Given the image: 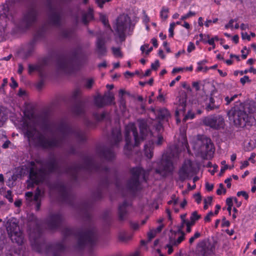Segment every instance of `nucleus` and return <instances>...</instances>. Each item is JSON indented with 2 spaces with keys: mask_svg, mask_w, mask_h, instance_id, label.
Segmentation results:
<instances>
[{
  "mask_svg": "<svg viewBox=\"0 0 256 256\" xmlns=\"http://www.w3.org/2000/svg\"><path fill=\"white\" fill-rule=\"evenodd\" d=\"M92 18V14L90 12L84 14L82 16V20L84 24H86L89 20Z\"/></svg>",
  "mask_w": 256,
  "mask_h": 256,
  "instance_id": "obj_35",
  "label": "nucleus"
},
{
  "mask_svg": "<svg viewBox=\"0 0 256 256\" xmlns=\"http://www.w3.org/2000/svg\"><path fill=\"white\" fill-rule=\"evenodd\" d=\"M5 197L10 202H13V198L12 196V192L9 190H8L6 194Z\"/></svg>",
  "mask_w": 256,
  "mask_h": 256,
  "instance_id": "obj_50",
  "label": "nucleus"
},
{
  "mask_svg": "<svg viewBox=\"0 0 256 256\" xmlns=\"http://www.w3.org/2000/svg\"><path fill=\"white\" fill-rule=\"evenodd\" d=\"M156 114L157 118L160 120H166L170 116L168 111L166 108L160 109L158 111Z\"/></svg>",
  "mask_w": 256,
  "mask_h": 256,
  "instance_id": "obj_25",
  "label": "nucleus"
},
{
  "mask_svg": "<svg viewBox=\"0 0 256 256\" xmlns=\"http://www.w3.org/2000/svg\"><path fill=\"white\" fill-rule=\"evenodd\" d=\"M38 10L36 6L30 5L23 12L22 24L26 28L32 26L38 20Z\"/></svg>",
  "mask_w": 256,
  "mask_h": 256,
  "instance_id": "obj_12",
  "label": "nucleus"
},
{
  "mask_svg": "<svg viewBox=\"0 0 256 256\" xmlns=\"http://www.w3.org/2000/svg\"><path fill=\"white\" fill-rule=\"evenodd\" d=\"M250 82L251 80H250L248 76H245L240 79V82L243 86L244 85L246 82Z\"/></svg>",
  "mask_w": 256,
  "mask_h": 256,
  "instance_id": "obj_51",
  "label": "nucleus"
},
{
  "mask_svg": "<svg viewBox=\"0 0 256 256\" xmlns=\"http://www.w3.org/2000/svg\"><path fill=\"white\" fill-rule=\"evenodd\" d=\"M204 124L210 128L218 130L224 126V120L220 115H212L206 116L203 120Z\"/></svg>",
  "mask_w": 256,
  "mask_h": 256,
  "instance_id": "obj_17",
  "label": "nucleus"
},
{
  "mask_svg": "<svg viewBox=\"0 0 256 256\" xmlns=\"http://www.w3.org/2000/svg\"><path fill=\"white\" fill-rule=\"evenodd\" d=\"M122 137L120 128H116L112 130V134L108 138L112 147H119V144L122 141Z\"/></svg>",
  "mask_w": 256,
  "mask_h": 256,
  "instance_id": "obj_20",
  "label": "nucleus"
},
{
  "mask_svg": "<svg viewBox=\"0 0 256 256\" xmlns=\"http://www.w3.org/2000/svg\"><path fill=\"white\" fill-rule=\"evenodd\" d=\"M73 113L77 116L82 114L84 112V108L82 104H76L72 108Z\"/></svg>",
  "mask_w": 256,
  "mask_h": 256,
  "instance_id": "obj_26",
  "label": "nucleus"
},
{
  "mask_svg": "<svg viewBox=\"0 0 256 256\" xmlns=\"http://www.w3.org/2000/svg\"><path fill=\"white\" fill-rule=\"evenodd\" d=\"M72 0H56V4H52L50 3L48 4L50 10L48 20L50 24L56 26H61L64 16L62 6Z\"/></svg>",
  "mask_w": 256,
  "mask_h": 256,
  "instance_id": "obj_8",
  "label": "nucleus"
},
{
  "mask_svg": "<svg viewBox=\"0 0 256 256\" xmlns=\"http://www.w3.org/2000/svg\"><path fill=\"white\" fill-rule=\"evenodd\" d=\"M215 250V244L208 240H203L199 242L196 246V252L200 256H208Z\"/></svg>",
  "mask_w": 256,
  "mask_h": 256,
  "instance_id": "obj_16",
  "label": "nucleus"
},
{
  "mask_svg": "<svg viewBox=\"0 0 256 256\" xmlns=\"http://www.w3.org/2000/svg\"><path fill=\"white\" fill-rule=\"evenodd\" d=\"M172 238H170V243L167 244L166 246V248H168V253L170 254L173 252L172 246H174L172 244Z\"/></svg>",
  "mask_w": 256,
  "mask_h": 256,
  "instance_id": "obj_44",
  "label": "nucleus"
},
{
  "mask_svg": "<svg viewBox=\"0 0 256 256\" xmlns=\"http://www.w3.org/2000/svg\"><path fill=\"white\" fill-rule=\"evenodd\" d=\"M186 100L182 98L180 100V103L178 107L177 110L176 111V114H178L179 112L184 113L186 111Z\"/></svg>",
  "mask_w": 256,
  "mask_h": 256,
  "instance_id": "obj_33",
  "label": "nucleus"
},
{
  "mask_svg": "<svg viewBox=\"0 0 256 256\" xmlns=\"http://www.w3.org/2000/svg\"><path fill=\"white\" fill-rule=\"evenodd\" d=\"M90 206L88 202H84L79 208V212L86 221L84 228L78 232L64 228L62 232L64 238L61 242L46 244L41 238L42 231L39 222L36 216L32 214L28 217V232L33 249L40 254H46L48 256H62L65 246L64 244L68 236L73 234L78 238L76 247L78 250L85 246L94 245L98 240L97 231L91 221L90 210Z\"/></svg>",
  "mask_w": 256,
  "mask_h": 256,
  "instance_id": "obj_1",
  "label": "nucleus"
},
{
  "mask_svg": "<svg viewBox=\"0 0 256 256\" xmlns=\"http://www.w3.org/2000/svg\"><path fill=\"white\" fill-rule=\"evenodd\" d=\"M102 97L106 105L111 104L114 100V94L109 92L106 93Z\"/></svg>",
  "mask_w": 256,
  "mask_h": 256,
  "instance_id": "obj_31",
  "label": "nucleus"
},
{
  "mask_svg": "<svg viewBox=\"0 0 256 256\" xmlns=\"http://www.w3.org/2000/svg\"><path fill=\"white\" fill-rule=\"evenodd\" d=\"M15 3V0H8L2 6V12L0 14V20L6 22L7 20H12V16L10 12V8Z\"/></svg>",
  "mask_w": 256,
  "mask_h": 256,
  "instance_id": "obj_19",
  "label": "nucleus"
},
{
  "mask_svg": "<svg viewBox=\"0 0 256 256\" xmlns=\"http://www.w3.org/2000/svg\"><path fill=\"white\" fill-rule=\"evenodd\" d=\"M100 20L102 21V22L103 23V24L105 26H108V27L110 28V26L108 24V18L105 15L100 14Z\"/></svg>",
  "mask_w": 256,
  "mask_h": 256,
  "instance_id": "obj_40",
  "label": "nucleus"
},
{
  "mask_svg": "<svg viewBox=\"0 0 256 256\" xmlns=\"http://www.w3.org/2000/svg\"><path fill=\"white\" fill-rule=\"evenodd\" d=\"M94 84V80L92 78L88 79L84 84V87L88 90H90L92 88Z\"/></svg>",
  "mask_w": 256,
  "mask_h": 256,
  "instance_id": "obj_38",
  "label": "nucleus"
},
{
  "mask_svg": "<svg viewBox=\"0 0 256 256\" xmlns=\"http://www.w3.org/2000/svg\"><path fill=\"white\" fill-rule=\"evenodd\" d=\"M95 105L98 108H102L106 106L102 96L98 95L94 98Z\"/></svg>",
  "mask_w": 256,
  "mask_h": 256,
  "instance_id": "obj_32",
  "label": "nucleus"
},
{
  "mask_svg": "<svg viewBox=\"0 0 256 256\" xmlns=\"http://www.w3.org/2000/svg\"><path fill=\"white\" fill-rule=\"evenodd\" d=\"M206 188L208 191H211L214 188V185L212 184H210L209 183L206 182Z\"/></svg>",
  "mask_w": 256,
  "mask_h": 256,
  "instance_id": "obj_64",
  "label": "nucleus"
},
{
  "mask_svg": "<svg viewBox=\"0 0 256 256\" xmlns=\"http://www.w3.org/2000/svg\"><path fill=\"white\" fill-rule=\"evenodd\" d=\"M132 176L128 180L126 188L130 192H134L140 188V180L142 178L144 181L148 172L140 167L134 168L131 170Z\"/></svg>",
  "mask_w": 256,
  "mask_h": 256,
  "instance_id": "obj_9",
  "label": "nucleus"
},
{
  "mask_svg": "<svg viewBox=\"0 0 256 256\" xmlns=\"http://www.w3.org/2000/svg\"><path fill=\"white\" fill-rule=\"evenodd\" d=\"M139 128L140 132V136L138 134L134 124L130 123L126 127L125 140L126 144L124 146V150L125 154L126 155L130 154V152L132 147L138 146L148 132L147 124L144 120L139 122Z\"/></svg>",
  "mask_w": 256,
  "mask_h": 256,
  "instance_id": "obj_5",
  "label": "nucleus"
},
{
  "mask_svg": "<svg viewBox=\"0 0 256 256\" xmlns=\"http://www.w3.org/2000/svg\"><path fill=\"white\" fill-rule=\"evenodd\" d=\"M201 236V234L200 232H196L194 234V236H192L190 240H189V243L192 244L194 242V240L196 238H200Z\"/></svg>",
  "mask_w": 256,
  "mask_h": 256,
  "instance_id": "obj_45",
  "label": "nucleus"
},
{
  "mask_svg": "<svg viewBox=\"0 0 256 256\" xmlns=\"http://www.w3.org/2000/svg\"><path fill=\"white\" fill-rule=\"evenodd\" d=\"M82 170L90 172H100L104 174L106 178L102 180V184L106 186L108 182V178L112 176H116L114 170H110L106 166L96 164L91 156L84 158L82 164L78 163L72 164L66 170L65 172L70 176L72 179L76 180L78 172Z\"/></svg>",
  "mask_w": 256,
  "mask_h": 256,
  "instance_id": "obj_3",
  "label": "nucleus"
},
{
  "mask_svg": "<svg viewBox=\"0 0 256 256\" xmlns=\"http://www.w3.org/2000/svg\"><path fill=\"white\" fill-rule=\"evenodd\" d=\"M18 73L19 74H21L24 70V66H23L22 64L20 63L18 64Z\"/></svg>",
  "mask_w": 256,
  "mask_h": 256,
  "instance_id": "obj_63",
  "label": "nucleus"
},
{
  "mask_svg": "<svg viewBox=\"0 0 256 256\" xmlns=\"http://www.w3.org/2000/svg\"><path fill=\"white\" fill-rule=\"evenodd\" d=\"M25 196L27 200L31 201L32 200L33 193L31 192H26Z\"/></svg>",
  "mask_w": 256,
  "mask_h": 256,
  "instance_id": "obj_56",
  "label": "nucleus"
},
{
  "mask_svg": "<svg viewBox=\"0 0 256 256\" xmlns=\"http://www.w3.org/2000/svg\"><path fill=\"white\" fill-rule=\"evenodd\" d=\"M250 106H235L228 113L229 118L233 120L234 124L238 126L244 127L246 124L252 125L254 119L252 116V110H250Z\"/></svg>",
  "mask_w": 256,
  "mask_h": 256,
  "instance_id": "obj_6",
  "label": "nucleus"
},
{
  "mask_svg": "<svg viewBox=\"0 0 256 256\" xmlns=\"http://www.w3.org/2000/svg\"><path fill=\"white\" fill-rule=\"evenodd\" d=\"M200 217V215L198 214L196 211H194L192 212L190 220H192V221L194 220V222H196V221L199 220Z\"/></svg>",
  "mask_w": 256,
  "mask_h": 256,
  "instance_id": "obj_41",
  "label": "nucleus"
},
{
  "mask_svg": "<svg viewBox=\"0 0 256 256\" xmlns=\"http://www.w3.org/2000/svg\"><path fill=\"white\" fill-rule=\"evenodd\" d=\"M130 206V204L127 201H124L118 206V216L120 220H124L126 218L128 214L127 208Z\"/></svg>",
  "mask_w": 256,
  "mask_h": 256,
  "instance_id": "obj_22",
  "label": "nucleus"
},
{
  "mask_svg": "<svg viewBox=\"0 0 256 256\" xmlns=\"http://www.w3.org/2000/svg\"><path fill=\"white\" fill-rule=\"evenodd\" d=\"M98 153L101 157L108 160H113L116 156L115 154L112 150V148L107 147L103 148L98 151Z\"/></svg>",
  "mask_w": 256,
  "mask_h": 256,
  "instance_id": "obj_24",
  "label": "nucleus"
},
{
  "mask_svg": "<svg viewBox=\"0 0 256 256\" xmlns=\"http://www.w3.org/2000/svg\"><path fill=\"white\" fill-rule=\"evenodd\" d=\"M219 108V106L215 104V100L212 97L210 98V102L206 106V110L207 111H210L214 110H216Z\"/></svg>",
  "mask_w": 256,
  "mask_h": 256,
  "instance_id": "obj_30",
  "label": "nucleus"
},
{
  "mask_svg": "<svg viewBox=\"0 0 256 256\" xmlns=\"http://www.w3.org/2000/svg\"><path fill=\"white\" fill-rule=\"evenodd\" d=\"M62 220V216L60 213L52 215L48 221V228L51 230L57 228L60 226Z\"/></svg>",
  "mask_w": 256,
  "mask_h": 256,
  "instance_id": "obj_21",
  "label": "nucleus"
},
{
  "mask_svg": "<svg viewBox=\"0 0 256 256\" xmlns=\"http://www.w3.org/2000/svg\"><path fill=\"white\" fill-rule=\"evenodd\" d=\"M80 54V48L72 50L68 55L58 59L56 64L58 70L66 74L72 72L78 68Z\"/></svg>",
  "mask_w": 256,
  "mask_h": 256,
  "instance_id": "obj_7",
  "label": "nucleus"
},
{
  "mask_svg": "<svg viewBox=\"0 0 256 256\" xmlns=\"http://www.w3.org/2000/svg\"><path fill=\"white\" fill-rule=\"evenodd\" d=\"M197 144L200 146V151L203 154L204 158L210 157L213 154L214 148L211 140L206 136H202L198 140Z\"/></svg>",
  "mask_w": 256,
  "mask_h": 256,
  "instance_id": "obj_14",
  "label": "nucleus"
},
{
  "mask_svg": "<svg viewBox=\"0 0 256 256\" xmlns=\"http://www.w3.org/2000/svg\"><path fill=\"white\" fill-rule=\"evenodd\" d=\"M8 114L4 107L0 106V127H1L7 119Z\"/></svg>",
  "mask_w": 256,
  "mask_h": 256,
  "instance_id": "obj_27",
  "label": "nucleus"
},
{
  "mask_svg": "<svg viewBox=\"0 0 256 256\" xmlns=\"http://www.w3.org/2000/svg\"><path fill=\"white\" fill-rule=\"evenodd\" d=\"M238 96V94H234L230 97H229L228 96H226L224 100L226 102V104H229L232 102L234 101Z\"/></svg>",
  "mask_w": 256,
  "mask_h": 256,
  "instance_id": "obj_43",
  "label": "nucleus"
},
{
  "mask_svg": "<svg viewBox=\"0 0 256 256\" xmlns=\"http://www.w3.org/2000/svg\"><path fill=\"white\" fill-rule=\"evenodd\" d=\"M178 232L181 234V235L176 240L172 238V244L174 246H177L180 244L184 239V233L181 231L180 230H178Z\"/></svg>",
  "mask_w": 256,
  "mask_h": 256,
  "instance_id": "obj_34",
  "label": "nucleus"
},
{
  "mask_svg": "<svg viewBox=\"0 0 256 256\" xmlns=\"http://www.w3.org/2000/svg\"><path fill=\"white\" fill-rule=\"evenodd\" d=\"M28 73L31 74L32 72H33L34 70H40V67L38 65H32V64H28Z\"/></svg>",
  "mask_w": 256,
  "mask_h": 256,
  "instance_id": "obj_36",
  "label": "nucleus"
},
{
  "mask_svg": "<svg viewBox=\"0 0 256 256\" xmlns=\"http://www.w3.org/2000/svg\"><path fill=\"white\" fill-rule=\"evenodd\" d=\"M26 124L25 136L29 142L35 146L44 148H51L60 146L66 141L74 138L78 142H84L86 140V136L84 132L78 128L68 126L64 120L50 122L46 124L42 129L46 131L56 132L58 134L57 137L50 139L42 133L38 131L34 126H29Z\"/></svg>",
  "mask_w": 256,
  "mask_h": 256,
  "instance_id": "obj_2",
  "label": "nucleus"
},
{
  "mask_svg": "<svg viewBox=\"0 0 256 256\" xmlns=\"http://www.w3.org/2000/svg\"><path fill=\"white\" fill-rule=\"evenodd\" d=\"M194 197L195 198V200L198 204H200L202 200V196L200 193L196 194L194 195Z\"/></svg>",
  "mask_w": 256,
  "mask_h": 256,
  "instance_id": "obj_55",
  "label": "nucleus"
},
{
  "mask_svg": "<svg viewBox=\"0 0 256 256\" xmlns=\"http://www.w3.org/2000/svg\"><path fill=\"white\" fill-rule=\"evenodd\" d=\"M195 14L196 13L194 12L190 11L187 14L182 16L180 18V20H184L190 17L195 16Z\"/></svg>",
  "mask_w": 256,
  "mask_h": 256,
  "instance_id": "obj_46",
  "label": "nucleus"
},
{
  "mask_svg": "<svg viewBox=\"0 0 256 256\" xmlns=\"http://www.w3.org/2000/svg\"><path fill=\"white\" fill-rule=\"evenodd\" d=\"M222 226H228L230 224V222L228 220H226L225 218H224L222 220Z\"/></svg>",
  "mask_w": 256,
  "mask_h": 256,
  "instance_id": "obj_62",
  "label": "nucleus"
},
{
  "mask_svg": "<svg viewBox=\"0 0 256 256\" xmlns=\"http://www.w3.org/2000/svg\"><path fill=\"white\" fill-rule=\"evenodd\" d=\"M192 86L195 88L196 91H198L200 90V83L198 82H193L192 84Z\"/></svg>",
  "mask_w": 256,
  "mask_h": 256,
  "instance_id": "obj_57",
  "label": "nucleus"
},
{
  "mask_svg": "<svg viewBox=\"0 0 256 256\" xmlns=\"http://www.w3.org/2000/svg\"><path fill=\"white\" fill-rule=\"evenodd\" d=\"M48 188L50 190L58 192L62 200L68 204H70L72 196L69 189L61 182L56 181L48 184Z\"/></svg>",
  "mask_w": 256,
  "mask_h": 256,
  "instance_id": "obj_13",
  "label": "nucleus"
},
{
  "mask_svg": "<svg viewBox=\"0 0 256 256\" xmlns=\"http://www.w3.org/2000/svg\"><path fill=\"white\" fill-rule=\"evenodd\" d=\"M242 37L243 40H250V37L246 32H242Z\"/></svg>",
  "mask_w": 256,
  "mask_h": 256,
  "instance_id": "obj_60",
  "label": "nucleus"
},
{
  "mask_svg": "<svg viewBox=\"0 0 256 256\" xmlns=\"http://www.w3.org/2000/svg\"><path fill=\"white\" fill-rule=\"evenodd\" d=\"M29 167L30 180L32 182L38 184L43 182L46 174L56 171L58 164L56 158L52 156L46 162L40 158L32 161L30 162Z\"/></svg>",
  "mask_w": 256,
  "mask_h": 256,
  "instance_id": "obj_4",
  "label": "nucleus"
},
{
  "mask_svg": "<svg viewBox=\"0 0 256 256\" xmlns=\"http://www.w3.org/2000/svg\"><path fill=\"white\" fill-rule=\"evenodd\" d=\"M194 172V168L192 162L188 160L184 162L182 166L178 170V180L183 182L186 180L190 178V176Z\"/></svg>",
  "mask_w": 256,
  "mask_h": 256,
  "instance_id": "obj_18",
  "label": "nucleus"
},
{
  "mask_svg": "<svg viewBox=\"0 0 256 256\" xmlns=\"http://www.w3.org/2000/svg\"><path fill=\"white\" fill-rule=\"evenodd\" d=\"M212 200V196H208L207 198L204 200V210H206L208 208V204H211Z\"/></svg>",
  "mask_w": 256,
  "mask_h": 256,
  "instance_id": "obj_42",
  "label": "nucleus"
},
{
  "mask_svg": "<svg viewBox=\"0 0 256 256\" xmlns=\"http://www.w3.org/2000/svg\"><path fill=\"white\" fill-rule=\"evenodd\" d=\"M74 30L72 28H66L62 30L60 32L61 36L65 38H70L74 34Z\"/></svg>",
  "mask_w": 256,
  "mask_h": 256,
  "instance_id": "obj_28",
  "label": "nucleus"
},
{
  "mask_svg": "<svg viewBox=\"0 0 256 256\" xmlns=\"http://www.w3.org/2000/svg\"><path fill=\"white\" fill-rule=\"evenodd\" d=\"M81 94V90L80 89H76L73 93V96L74 98L78 97Z\"/></svg>",
  "mask_w": 256,
  "mask_h": 256,
  "instance_id": "obj_59",
  "label": "nucleus"
},
{
  "mask_svg": "<svg viewBox=\"0 0 256 256\" xmlns=\"http://www.w3.org/2000/svg\"><path fill=\"white\" fill-rule=\"evenodd\" d=\"M160 66V63L158 60H156L154 63L152 64L151 68L154 70H156Z\"/></svg>",
  "mask_w": 256,
  "mask_h": 256,
  "instance_id": "obj_53",
  "label": "nucleus"
},
{
  "mask_svg": "<svg viewBox=\"0 0 256 256\" xmlns=\"http://www.w3.org/2000/svg\"><path fill=\"white\" fill-rule=\"evenodd\" d=\"M222 190H223V193L225 194L226 192V190L224 188V186L222 184H219V188L216 190V194L218 195H220L222 194Z\"/></svg>",
  "mask_w": 256,
  "mask_h": 256,
  "instance_id": "obj_47",
  "label": "nucleus"
},
{
  "mask_svg": "<svg viewBox=\"0 0 256 256\" xmlns=\"http://www.w3.org/2000/svg\"><path fill=\"white\" fill-rule=\"evenodd\" d=\"M194 48H195V46H194V44L192 42H190L189 45L188 46V50H187L188 52H190Z\"/></svg>",
  "mask_w": 256,
  "mask_h": 256,
  "instance_id": "obj_58",
  "label": "nucleus"
},
{
  "mask_svg": "<svg viewBox=\"0 0 256 256\" xmlns=\"http://www.w3.org/2000/svg\"><path fill=\"white\" fill-rule=\"evenodd\" d=\"M112 50L114 54L116 56H122V54L120 48L113 47L112 48Z\"/></svg>",
  "mask_w": 256,
  "mask_h": 256,
  "instance_id": "obj_48",
  "label": "nucleus"
},
{
  "mask_svg": "<svg viewBox=\"0 0 256 256\" xmlns=\"http://www.w3.org/2000/svg\"><path fill=\"white\" fill-rule=\"evenodd\" d=\"M6 228L8 234L12 242L21 245L23 243L24 236L16 220L14 219L9 220L6 223Z\"/></svg>",
  "mask_w": 256,
  "mask_h": 256,
  "instance_id": "obj_11",
  "label": "nucleus"
},
{
  "mask_svg": "<svg viewBox=\"0 0 256 256\" xmlns=\"http://www.w3.org/2000/svg\"><path fill=\"white\" fill-rule=\"evenodd\" d=\"M105 43V38L103 36H99L98 37L96 42V50L98 54L100 56H104L106 52Z\"/></svg>",
  "mask_w": 256,
  "mask_h": 256,
  "instance_id": "obj_23",
  "label": "nucleus"
},
{
  "mask_svg": "<svg viewBox=\"0 0 256 256\" xmlns=\"http://www.w3.org/2000/svg\"><path fill=\"white\" fill-rule=\"evenodd\" d=\"M168 8H167L163 7L160 12V16L164 20L168 18Z\"/></svg>",
  "mask_w": 256,
  "mask_h": 256,
  "instance_id": "obj_39",
  "label": "nucleus"
},
{
  "mask_svg": "<svg viewBox=\"0 0 256 256\" xmlns=\"http://www.w3.org/2000/svg\"><path fill=\"white\" fill-rule=\"evenodd\" d=\"M214 215V213L212 212H210L208 213V214L204 218L205 222H210V216H212Z\"/></svg>",
  "mask_w": 256,
  "mask_h": 256,
  "instance_id": "obj_61",
  "label": "nucleus"
},
{
  "mask_svg": "<svg viewBox=\"0 0 256 256\" xmlns=\"http://www.w3.org/2000/svg\"><path fill=\"white\" fill-rule=\"evenodd\" d=\"M130 22V18L126 14L120 15L117 18L116 31L121 42L125 40V32Z\"/></svg>",
  "mask_w": 256,
  "mask_h": 256,
  "instance_id": "obj_15",
  "label": "nucleus"
},
{
  "mask_svg": "<svg viewBox=\"0 0 256 256\" xmlns=\"http://www.w3.org/2000/svg\"><path fill=\"white\" fill-rule=\"evenodd\" d=\"M106 114L105 112H103L101 114L95 113L94 114V116L96 120L100 121L104 120L106 116Z\"/></svg>",
  "mask_w": 256,
  "mask_h": 256,
  "instance_id": "obj_37",
  "label": "nucleus"
},
{
  "mask_svg": "<svg viewBox=\"0 0 256 256\" xmlns=\"http://www.w3.org/2000/svg\"><path fill=\"white\" fill-rule=\"evenodd\" d=\"M237 196H242L246 200H248V193L245 191H240L237 192Z\"/></svg>",
  "mask_w": 256,
  "mask_h": 256,
  "instance_id": "obj_52",
  "label": "nucleus"
},
{
  "mask_svg": "<svg viewBox=\"0 0 256 256\" xmlns=\"http://www.w3.org/2000/svg\"><path fill=\"white\" fill-rule=\"evenodd\" d=\"M158 166L155 169V172L162 178L172 174L174 166L171 158L166 154H164L162 158L157 162Z\"/></svg>",
  "mask_w": 256,
  "mask_h": 256,
  "instance_id": "obj_10",
  "label": "nucleus"
},
{
  "mask_svg": "<svg viewBox=\"0 0 256 256\" xmlns=\"http://www.w3.org/2000/svg\"><path fill=\"white\" fill-rule=\"evenodd\" d=\"M152 144L153 142H152V144L150 143L148 145L146 144L144 146V154L148 158H151L153 156Z\"/></svg>",
  "mask_w": 256,
  "mask_h": 256,
  "instance_id": "obj_29",
  "label": "nucleus"
},
{
  "mask_svg": "<svg viewBox=\"0 0 256 256\" xmlns=\"http://www.w3.org/2000/svg\"><path fill=\"white\" fill-rule=\"evenodd\" d=\"M130 238V236H128L124 234H121L119 236V239L123 242L127 241Z\"/></svg>",
  "mask_w": 256,
  "mask_h": 256,
  "instance_id": "obj_54",
  "label": "nucleus"
},
{
  "mask_svg": "<svg viewBox=\"0 0 256 256\" xmlns=\"http://www.w3.org/2000/svg\"><path fill=\"white\" fill-rule=\"evenodd\" d=\"M156 234V230H151L148 234V240H151L153 238H154Z\"/></svg>",
  "mask_w": 256,
  "mask_h": 256,
  "instance_id": "obj_49",
  "label": "nucleus"
}]
</instances>
